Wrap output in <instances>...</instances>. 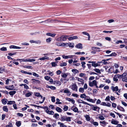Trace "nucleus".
I'll list each match as a JSON object with an SVG mask.
<instances>
[{"label": "nucleus", "instance_id": "nucleus-1", "mask_svg": "<svg viewBox=\"0 0 127 127\" xmlns=\"http://www.w3.org/2000/svg\"><path fill=\"white\" fill-rule=\"evenodd\" d=\"M88 82L89 85L90 87H92L95 86L96 88H98V87L97 86L98 82L96 80H93L92 81H89Z\"/></svg>", "mask_w": 127, "mask_h": 127}, {"label": "nucleus", "instance_id": "nucleus-2", "mask_svg": "<svg viewBox=\"0 0 127 127\" xmlns=\"http://www.w3.org/2000/svg\"><path fill=\"white\" fill-rule=\"evenodd\" d=\"M126 75V73H124L122 75L118 74L115 75L113 78L114 80V81H118L117 78H121V77H122L123 76H125Z\"/></svg>", "mask_w": 127, "mask_h": 127}, {"label": "nucleus", "instance_id": "nucleus-3", "mask_svg": "<svg viewBox=\"0 0 127 127\" xmlns=\"http://www.w3.org/2000/svg\"><path fill=\"white\" fill-rule=\"evenodd\" d=\"M61 120L62 121H66L67 122H70L71 118L70 117L64 116H61Z\"/></svg>", "mask_w": 127, "mask_h": 127}, {"label": "nucleus", "instance_id": "nucleus-4", "mask_svg": "<svg viewBox=\"0 0 127 127\" xmlns=\"http://www.w3.org/2000/svg\"><path fill=\"white\" fill-rule=\"evenodd\" d=\"M70 73H62L61 74V76L63 78H64V80H66V81H67L69 80L68 79H66L68 75H69ZM66 83V82H64V83Z\"/></svg>", "mask_w": 127, "mask_h": 127}, {"label": "nucleus", "instance_id": "nucleus-5", "mask_svg": "<svg viewBox=\"0 0 127 127\" xmlns=\"http://www.w3.org/2000/svg\"><path fill=\"white\" fill-rule=\"evenodd\" d=\"M78 87L75 84L72 85L71 87V89L73 91L77 92Z\"/></svg>", "mask_w": 127, "mask_h": 127}, {"label": "nucleus", "instance_id": "nucleus-6", "mask_svg": "<svg viewBox=\"0 0 127 127\" xmlns=\"http://www.w3.org/2000/svg\"><path fill=\"white\" fill-rule=\"evenodd\" d=\"M56 40L58 41H65V39L64 35H63L57 38Z\"/></svg>", "mask_w": 127, "mask_h": 127}, {"label": "nucleus", "instance_id": "nucleus-7", "mask_svg": "<svg viewBox=\"0 0 127 127\" xmlns=\"http://www.w3.org/2000/svg\"><path fill=\"white\" fill-rule=\"evenodd\" d=\"M62 57L64 59H71L73 58L74 56L73 55H69L65 56L64 55H62Z\"/></svg>", "mask_w": 127, "mask_h": 127}, {"label": "nucleus", "instance_id": "nucleus-8", "mask_svg": "<svg viewBox=\"0 0 127 127\" xmlns=\"http://www.w3.org/2000/svg\"><path fill=\"white\" fill-rule=\"evenodd\" d=\"M71 109L75 112H79L78 108L75 106H73L71 107Z\"/></svg>", "mask_w": 127, "mask_h": 127}, {"label": "nucleus", "instance_id": "nucleus-9", "mask_svg": "<svg viewBox=\"0 0 127 127\" xmlns=\"http://www.w3.org/2000/svg\"><path fill=\"white\" fill-rule=\"evenodd\" d=\"M100 125L103 127H105L107 124L105 121H101L100 122Z\"/></svg>", "mask_w": 127, "mask_h": 127}, {"label": "nucleus", "instance_id": "nucleus-10", "mask_svg": "<svg viewBox=\"0 0 127 127\" xmlns=\"http://www.w3.org/2000/svg\"><path fill=\"white\" fill-rule=\"evenodd\" d=\"M111 88L113 92L117 91L119 90L118 87L117 86H116L115 87L112 86L111 87Z\"/></svg>", "mask_w": 127, "mask_h": 127}, {"label": "nucleus", "instance_id": "nucleus-11", "mask_svg": "<svg viewBox=\"0 0 127 127\" xmlns=\"http://www.w3.org/2000/svg\"><path fill=\"white\" fill-rule=\"evenodd\" d=\"M64 93H67L68 95H71V93L69 90L67 88L64 90Z\"/></svg>", "mask_w": 127, "mask_h": 127}, {"label": "nucleus", "instance_id": "nucleus-12", "mask_svg": "<svg viewBox=\"0 0 127 127\" xmlns=\"http://www.w3.org/2000/svg\"><path fill=\"white\" fill-rule=\"evenodd\" d=\"M66 100L69 102H71L72 103L74 104L75 103V100L73 99H71L69 98H66Z\"/></svg>", "mask_w": 127, "mask_h": 127}, {"label": "nucleus", "instance_id": "nucleus-13", "mask_svg": "<svg viewBox=\"0 0 127 127\" xmlns=\"http://www.w3.org/2000/svg\"><path fill=\"white\" fill-rule=\"evenodd\" d=\"M76 48L80 49H82V45L81 43H79L76 46Z\"/></svg>", "mask_w": 127, "mask_h": 127}, {"label": "nucleus", "instance_id": "nucleus-14", "mask_svg": "<svg viewBox=\"0 0 127 127\" xmlns=\"http://www.w3.org/2000/svg\"><path fill=\"white\" fill-rule=\"evenodd\" d=\"M100 48L98 47H92V50L95 51H100Z\"/></svg>", "mask_w": 127, "mask_h": 127}, {"label": "nucleus", "instance_id": "nucleus-15", "mask_svg": "<svg viewBox=\"0 0 127 127\" xmlns=\"http://www.w3.org/2000/svg\"><path fill=\"white\" fill-rule=\"evenodd\" d=\"M117 109L121 111L124 112H125V110L124 108L120 106H118L117 107Z\"/></svg>", "mask_w": 127, "mask_h": 127}, {"label": "nucleus", "instance_id": "nucleus-16", "mask_svg": "<svg viewBox=\"0 0 127 127\" xmlns=\"http://www.w3.org/2000/svg\"><path fill=\"white\" fill-rule=\"evenodd\" d=\"M61 82L58 81H54V84H56L57 86H60L61 84Z\"/></svg>", "mask_w": 127, "mask_h": 127}, {"label": "nucleus", "instance_id": "nucleus-17", "mask_svg": "<svg viewBox=\"0 0 127 127\" xmlns=\"http://www.w3.org/2000/svg\"><path fill=\"white\" fill-rule=\"evenodd\" d=\"M49 57L47 56H45L44 57H43L40 58H39L38 59V60H49Z\"/></svg>", "mask_w": 127, "mask_h": 127}, {"label": "nucleus", "instance_id": "nucleus-18", "mask_svg": "<svg viewBox=\"0 0 127 127\" xmlns=\"http://www.w3.org/2000/svg\"><path fill=\"white\" fill-rule=\"evenodd\" d=\"M111 123L112 124L117 125L119 123V122L117 120L112 119Z\"/></svg>", "mask_w": 127, "mask_h": 127}, {"label": "nucleus", "instance_id": "nucleus-19", "mask_svg": "<svg viewBox=\"0 0 127 127\" xmlns=\"http://www.w3.org/2000/svg\"><path fill=\"white\" fill-rule=\"evenodd\" d=\"M78 38V37L77 36H72L68 38V40H72L74 39H76Z\"/></svg>", "mask_w": 127, "mask_h": 127}, {"label": "nucleus", "instance_id": "nucleus-20", "mask_svg": "<svg viewBox=\"0 0 127 127\" xmlns=\"http://www.w3.org/2000/svg\"><path fill=\"white\" fill-rule=\"evenodd\" d=\"M71 71L74 74L78 73L79 72L78 70L76 69H72Z\"/></svg>", "mask_w": 127, "mask_h": 127}, {"label": "nucleus", "instance_id": "nucleus-21", "mask_svg": "<svg viewBox=\"0 0 127 127\" xmlns=\"http://www.w3.org/2000/svg\"><path fill=\"white\" fill-rule=\"evenodd\" d=\"M32 92H30L26 93L25 95V96L27 97H28L32 95Z\"/></svg>", "mask_w": 127, "mask_h": 127}, {"label": "nucleus", "instance_id": "nucleus-22", "mask_svg": "<svg viewBox=\"0 0 127 127\" xmlns=\"http://www.w3.org/2000/svg\"><path fill=\"white\" fill-rule=\"evenodd\" d=\"M56 35V34L55 33H48L46 34L47 35L51 36L53 37H54Z\"/></svg>", "mask_w": 127, "mask_h": 127}, {"label": "nucleus", "instance_id": "nucleus-23", "mask_svg": "<svg viewBox=\"0 0 127 127\" xmlns=\"http://www.w3.org/2000/svg\"><path fill=\"white\" fill-rule=\"evenodd\" d=\"M35 95L37 97H40L41 98H43V96L42 95H41L40 93H34Z\"/></svg>", "mask_w": 127, "mask_h": 127}, {"label": "nucleus", "instance_id": "nucleus-24", "mask_svg": "<svg viewBox=\"0 0 127 127\" xmlns=\"http://www.w3.org/2000/svg\"><path fill=\"white\" fill-rule=\"evenodd\" d=\"M58 125H60V127H66L67 126L64 125V124L60 122H58Z\"/></svg>", "mask_w": 127, "mask_h": 127}, {"label": "nucleus", "instance_id": "nucleus-25", "mask_svg": "<svg viewBox=\"0 0 127 127\" xmlns=\"http://www.w3.org/2000/svg\"><path fill=\"white\" fill-rule=\"evenodd\" d=\"M127 75V74L125 76H123L122 77H121V78H122V80L123 81L127 82V77H126Z\"/></svg>", "mask_w": 127, "mask_h": 127}, {"label": "nucleus", "instance_id": "nucleus-26", "mask_svg": "<svg viewBox=\"0 0 127 127\" xmlns=\"http://www.w3.org/2000/svg\"><path fill=\"white\" fill-rule=\"evenodd\" d=\"M1 101L3 104H5L7 103V100L6 99H2Z\"/></svg>", "mask_w": 127, "mask_h": 127}, {"label": "nucleus", "instance_id": "nucleus-27", "mask_svg": "<svg viewBox=\"0 0 127 127\" xmlns=\"http://www.w3.org/2000/svg\"><path fill=\"white\" fill-rule=\"evenodd\" d=\"M16 93V91H14L10 92L9 93L10 95L13 96Z\"/></svg>", "mask_w": 127, "mask_h": 127}, {"label": "nucleus", "instance_id": "nucleus-28", "mask_svg": "<svg viewBox=\"0 0 127 127\" xmlns=\"http://www.w3.org/2000/svg\"><path fill=\"white\" fill-rule=\"evenodd\" d=\"M3 110L6 112H7L8 111V109L6 106H4L3 107Z\"/></svg>", "mask_w": 127, "mask_h": 127}, {"label": "nucleus", "instance_id": "nucleus-29", "mask_svg": "<svg viewBox=\"0 0 127 127\" xmlns=\"http://www.w3.org/2000/svg\"><path fill=\"white\" fill-rule=\"evenodd\" d=\"M77 80L78 81L81 82V84L83 85L84 84V80L83 79L81 78H78Z\"/></svg>", "mask_w": 127, "mask_h": 127}, {"label": "nucleus", "instance_id": "nucleus-30", "mask_svg": "<svg viewBox=\"0 0 127 127\" xmlns=\"http://www.w3.org/2000/svg\"><path fill=\"white\" fill-rule=\"evenodd\" d=\"M15 103V102L14 101H8L7 104L11 105Z\"/></svg>", "mask_w": 127, "mask_h": 127}, {"label": "nucleus", "instance_id": "nucleus-31", "mask_svg": "<svg viewBox=\"0 0 127 127\" xmlns=\"http://www.w3.org/2000/svg\"><path fill=\"white\" fill-rule=\"evenodd\" d=\"M92 65L93 66H94L95 67H96L97 66H99L100 64H98L97 63H95V62H93V63H92Z\"/></svg>", "mask_w": 127, "mask_h": 127}, {"label": "nucleus", "instance_id": "nucleus-32", "mask_svg": "<svg viewBox=\"0 0 127 127\" xmlns=\"http://www.w3.org/2000/svg\"><path fill=\"white\" fill-rule=\"evenodd\" d=\"M99 108L97 106H94L92 107V109L94 110L97 111L99 109Z\"/></svg>", "mask_w": 127, "mask_h": 127}, {"label": "nucleus", "instance_id": "nucleus-33", "mask_svg": "<svg viewBox=\"0 0 127 127\" xmlns=\"http://www.w3.org/2000/svg\"><path fill=\"white\" fill-rule=\"evenodd\" d=\"M93 70L97 73L100 74L101 73L100 70L98 69L95 68Z\"/></svg>", "mask_w": 127, "mask_h": 127}, {"label": "nucleus", "instance_id": "nucleus-34", "mask_svg": "<svg viewBox=\"0 0 127 127\" xmlns=\"http://www.w3.org/2000/svg\"><path fill=\"white\" fill-rule=\"evenodd\" d=\"M84 117L86 118V119L87 121H90V118L89 115H86L84 116Z\"/></svg>", "mask_w": 127, "mask_h": 127}, {"label": "nucleus", "instance_id": "nucleus-35", "mask_svg": "<svg viewBox=\"0 0 127 127\" xmlns=\"http://www.w3.org/2000/svg\"><path fill=\"white\" fill-rule=\"evenodd\" d=\"M59 116V114L57 113H55L53 116V117L55 118L56 119H58Z\"/></svg>", "mask_w": 127, "mask_h": 127}, {"label": "nucleus", "instance_id": "nucleus-36", "mask_svg": "<svg viewBox=\"0 0 127 127\" xmlns=\"http://www.w3.org/2000/svg\"><path fill=\"white\" fill-rule=\"evenodd\" d=\"M66 65L67 64L66 63L62 62L60 63V65L61 66H66Z\"/></svg>", "mask_w": 127, "mask_h": 127}, {"label": "nucleus", "instance_id": "nucleus-37", "mask_svg": "<svg viewBox=\"0 0 127 127\" xmlns=\"http://www.w3.org/2000/svg\"><path fill=\"white\" fill-rule=\"evenodd\" d=\"M84 90H85L83 88L81 87L79 89V91L80 92L83 93L84 92Z\"/></svg>", "mask_w": 127, "mask_h": 127}, {"label": "nucleus", "instance_id": "nucleus-38", "mask_svg": "<svg viewBox=\"0 0 127 127\" xmlns=\"http://www.w3.org/2000/svg\"><path fill=\"white\" fill-rule=\"evenodd\" d=\"M21 125V122L20 121H18L16 122V125L18 127H19Z\"/></svg>", "mask_w": 127, "mask_h": 127}, {"label": "nucleus", "instance_id": "nucleus-39", "mask_svg": "<svg viewBox=\"0 0 127 127\" xmlns=\"http://www.w3.org/2000/svg\"><path fill=\"white\" fill-rule=\"evenodd\" d=\"M32 80H33V82L34 83H40V81L38 80H36L34 79H32Z\"/></svg>", "mask_w": 127, "mask_h": 127}, {"label": "nucleus", "instance_id": "nucleus-40", "mask_svg": "<svg viewBox=\"0 0 127 127\" xmlns=\"http://www.w3.org/2000/svg\"><path fill=\"white\" fill-rule=\"evenodd\" d=\"M56 110L59 112H61L62 111V110L59 107H57L56 108Z\"/></svg>", "mask_w": 127, "mask_h": 127}, {"label": "nucleus", "instance_id": "nucleus-41", "mask_svg": "<svg viewBox=\"0 0 127 127\" xmlns=\"http://www.w3.org/2000/svg\"><path fill=\"white\" fill-rule=\"evenodd\" d=\"M79 76L81 77H85L86 76V74L84 73H81L80 74Z\"/></svg>", "mask_w": 127, "mask_h": 127}, {"label": "nucleus", "instance_id": "nucleus-42", "mask_svg": "<svg viewBox=\"0 0 127 127\" xmlns=\"http://www.w3.org/2000/svg\"><path fill=\"white\" fill-rule=\"evenodd\" d=\"M68 46H69L70 47L73 48L74 47L73 44L71 43H68Z\"/></svg>", "mask_w": 127, "mask_h": 127}, {"label": "nucleus", "instance_id": "nucleus-43", "mask_svg": "<svg viewBox=\"0 0 127 127\" xmlns=\"http://www.w3.org/2000/svg\"><path fill=\"white\" fill-rule=\"evenodd\" d=\"M82 103L91 106H93V105L89 104L88 103L84 101H83Z\"/></svg>", "mask_w": 127, "mask_h": 127}, {"label": "nucleus", "instance_id": "nucleus-44", "mask_svg": "<svg viewBox=\"0 0 127 127\" xmlns=\"http://www.w3.org/2000/svg\"><path fill=\"white\" fill-rule=\"evenodd\" d=\"M80 97L81 98H85L86 97V96L85 94H83L81 95Z\"/></svg>", "mask_w": 127, "mask_h": 127}, {"label": "nucleus", "instance_id": "nucleus-45", "mask_svg": "<svg viewBox=\"0 0 127 127\" xmlns=\"http://www.w3.org/2000/svg\"><path fill=\"white\" fill-rule=\"evenodd\" d=\"M35 59H28V62H33L35 61Z\"/></svg>", "mask_w": 127, "mask_h": 127}, {"label": "nucleus", "instance_id": "nucleus-46", "mask_svg": "<svg viewBox=\"0 0 127 127\" xmlns=\"http://www.w3.org/2000/svg\"><path fill=\"white\" fill-rule=\"evenodd\" d=\"M51 64L53 67H55L57 66V64L54 62H52Z\"/></svg>", "mask_w": 127, "mask_h": 127}, {"label": "nucleus", "instance_id": "nucleus-47", "mask_svg": "<svg viewBox=\"0 0 127 127\" xmlns=\"http://www.w3.org/2000/svg\"><path fill=\"white\" fill-rule=\"evenodd\" d=\"M110 100V97L109 96H107L105 99V100L106 101H109Z\"/></svg>", "mask_w": 127, "mask_h": 127}, {"label": "nucleus", "instance_id": "nucleus-48", "mask_svg": "<svg viewBox=\"0 0 127 127\" xmlns=\"http://www.w3.org/2000/svg\"><path fill=\"white\" fill-rule=\"evenodd\" d=\"M50 78V77L48 76H46L44 77L45 79L47 81H48Z\"/></svg>", "mask_w": 127, "mask_h": 127}, {"label": "nucleus", "instance_id": "nucleus-49", "mask_svg": "<svg viewBox=\"0 0 127 127\" xmlns=\"http://www.w3.org/2000/svg\"><path fill=\"white\" fill-rule=\"evenodd\" d=\"M85 90H86L88 88V85L87 83H85L84 84L83 88Z\"/></svg>", "mask_w": 127, "mask_h": 127}, {"label": "nucleus", "instance_id": "nucleus-50", "mask_svg": "<svg viewBox=\"0 0 127 127\" xmlns=\"http://www.w3.org/2000/svg\"><path fill=\"white\" fill-rule=\"evenodd\" d=\"M32 74L35 77H38L39 76V75L35 72H33Z\"/></svg>", "mask_w": 127, "mask_h": 127}, {"label": "nucleus", "instance_id": "nucleus-51", "mask_svg": "<svg viewBox=\"0 0 127 127\" xmlns=\"http://www.w3.org/2000/svg\"><path fill=\"white\" fill-rule=\"evenodd\" d=\"M5 88L6 89H7L9 90H13V88H11L10 86H6L5 87Z\"/></svg>", "mask_w": 127, "mask_h": 127}, {"label": "nucleus", "instance_id": "nucleus-52", "mask_svg": "<svg viewBox=\"0 0 127 127\" xmlns=\"http://www.w3.org/2000/svg\"><path fill=\"white\" fill-rule=\"evenodd\" d=\"M102 63L104 64H108V63L105 60H102Z\"/></svg>", "mask_w": 127, "mask_h": 127}, {"label": "nucleus", "instance_id": "nucleus-53", "mask_svg": "<svg viewBox=\"0 0 127 127\" xmlns=\"http://www.w3.org/2000/svg\"><path fill=\"white\" fill-rule=\"evenodd\" d=\"M0 50L3 51H6L7 50L6 48L4 47H3L0 49Z\"/></svg>", "mask_w": 127, "mask_h": 127}, {"label": "nucleus", "instance_id": "nucleus-54", "mask_svg": "<svg viewBox=\"0 0 127 127\" xmlns=\"http://www.w3.org/2000/svg\"><path fill=\"white\" fill-rule=\"evenodd\" d=\"M56 101L57 102L56 103V104H61L62 103L61 102H59L60 100L58 98L57 99Z\"/></svg>", "mask_w": 127, "mask_h": 127}, {"label": "nucleus", "instance_id": "nucleus-55", "mask_svg": "<svg viewBox=\"0 0 127 127\" xmlns=\"http://www.w3.org/2000/svg\"><path fill=\"white\" fill-rule=\"evenodd\" d=\"M82 64V66L84 68H85V65L86 64V63L84 62H82L81 63Z\"/></svg>", "mask_w": 127, "mask_h": 127}, {"label": "nucleus", "instance_id": "nucleus-56", "mask_svg": "<svg viewBox=\"0 0 127 127\" xmlns=\"http://www.w3.org/2000/svg\"><path fill=\"white\" fill-rule=\"evenodd\" d=\"M68 108V107L66 105H65L64 106V108H63V109L64 111H67Z\"/></svg>", "mask_w": 127, "mask_h": 127}, {"label": "nucleus", "instance_id": "nucleus-57", "mask_svg": "<svg viewBox=\"0 0 127 127\" xmlns=\"http://www.w3.org/2000/svg\"><path fill=\"white\" fill-rule=\"evenodd\" d=\"M72 96L73 97H78L79 95L73 93L72 94Z\"/></svg>", "mask_w": 127, "mask_h": 127}, {"label": "nucleus", "instance_id": "nucleus-58", "mask_svg": "<svg viewBox=\"0 0 127 127\" xmlns=\"http://www.w3.org/2000/svg\"><path fill=\"white\" fill-rule=\"evenodd\" d=\"M52 40V38L51 37H49L46 39V41L47 42H50Z\"/></svg>", "mask_w": 127, "mask_h": 127}, {"label": "nucleus", "instance_id": "nucleus-59", "mask_svg": "<svg viewBox=\"0 0 127 127\" xmlns=\"http://www.w3.org/2000/svg\"><path fill=\"white\" fill-rule=\"evenodd\" d=\"M51 101L53 102H55V97L54 96H51Z\"/></svg>", "mask_w": 127, "mask_h": 127}, {"label": "nucleus", "instance_id": "nucleus-60", "mask_svg": "<svg viewBox=\"0 0 127 127\" xmlns=\"http://www.w3.org/2000/svg\"><path fill=\"white\" fill-rule=\"evenodd\" d=\"M99 119L102 120L104 119V117L102 116H100L99 117Z\"/></svg>", "mask_w": 127, "mask_h": 127}, {"label": "nucleus", "instance_id": "nucleus-61", "mask_svg": "<svg viewBox=\"0 0 127 127\" xmlns=\"http://www.w3.org/2000/svg\"><path fill=\"white\" fill-rule=\"evenodd\" d=\"M119 43H123V42L121 40H117L115 42L116 44H119Z\"/></svg>", "mask_w": 127, "mask_h": 127}, {"label": "nucleus", "instance_id": "nucleus-62", "mask_svg": "<svg viewBox=\"0 0 127 127\" xmlns=\"http://www.w3.org/2000/svg\"><path fill=\"white\" fill-rule=\"evenodd\" d=\"M48 74H49V75L52 76H53L54 75V73L53 71L50 72L48 73Z\"/></svg>", "mask_w": 127, "mask_h": 127}, {"label": "nucleus", "instance_id": "nucleus-63", "mask_svg": "<svg viewBox=\"0 0 127 127\" xmlns=\"http://www.w3.org/2000/svg\"><path fill=\"white\" fill-rule=\"evenodd\" d=\"M95 79V77H94L93 76H91L89 77V80H92L94 79Z\"/></svg>", "mask_w": 127, "mask_h": 127}, {"label": "nucleus", "instance_id": "nucleus-64", "mask_svg": "<svg viewBox=\"0 0 127 127\" xmlns=\"http://www.w3.org/2000/svg\"><path fill=\"white\" fill-rule=\"evenodd\" d=\"M110 115L113 118H115V116L114 114L112 113L111 112L110 113Z\"/></svg>", "mask_w": 127, "mask_h": 127}]
</instances>
